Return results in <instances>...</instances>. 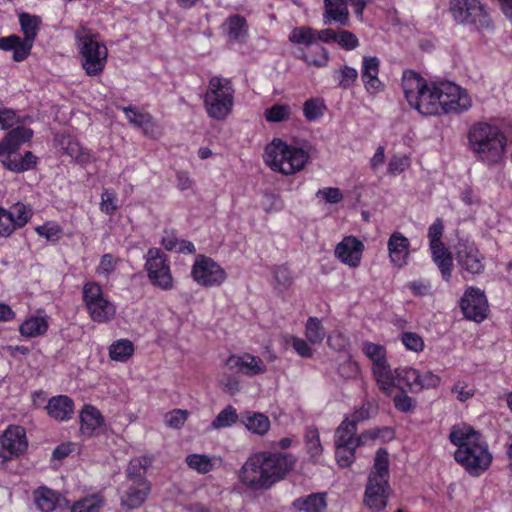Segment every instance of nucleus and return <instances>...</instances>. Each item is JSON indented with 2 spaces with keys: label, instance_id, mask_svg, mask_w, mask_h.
Wrapping results in <instances>:
<instances>
[{
  "label": "nucleus",
  "instance_id": "obj_22",
  "mask_svg": "<svg viewBox=\"0 0 512 512\" xmlns=\"http://www.w3.org/2000/svg\"><path fill=\"white\" fill-rule=\"evenodd\" d=\"M230 370H237L248 376L260 375L266 372V365L260 357L245 353L241 356L231 355L226 360Z\"/></svg>",
  "mask_w": 512,
  "mask_h": 512
},
{
  "label": "nucleus",
  "instance_id": "obj_42",
  "mask_svg": "<svg viewBox=\"0 0 512 512\" xmlns=\"http://www.w3.org/2000/svg\"><path fill=\"white\" fill-rule=\"evenodd\" d=\"M291 116V107L288 104H274L264 111L267 122H284Z\"/></svg>",
  "mask_w": 512,
  "mask_h": 512
},
{
  "label": "nucleus",
  "instance_id": "obj_8",
  "mask_svg": "<svg viewBox=\"0 0 512 512\" xmlns=\"http://www.w3.org/2000/svg\"><path fill=\"white\" fill-rule=\"evenodd\" d=\"M234 103V89L229 79L214 76L209 80L204 95V107L209 117L224 120L230 113Z\"/></svg>",
  "mask_w": 512,
  "mask_h": 512
},
{
  "label": "nucleus",
  "instance_id": "obj_23",
  "mask_svg": "<svg viewBox=\"0 0 512 512\" xmlns=\"http://www.w3.org/2000/svg\"><path fill=\"white\" fill-rule=\"evenodd\" d=\"M364 245L354 236L345 237L335 248V256L350 267H358Z\"/></svg>",
  "mask_w": 512,
  "mask_h": 512
},
{
  "label": "nucleus",
  "instance_id": "obj_48",
  "mask_svg": "<svg viewBox=\"0 0 512 512\" xmlns=\"http://www.w3.org/2000/svg\"><path fill=\"white\" fill-rule=\"evenodd\" d=\"M22 45V38L17 35H10L0 38V49L4 51L13 50V60L15 62H22L28 57L23 56L22 58H17V51L22 47Z\"/></svg>",
  "mask_w": 512,
  "mask_h": 512
},
{
  "label": "nucleus",
  "instance_id": "obj_5",
  "mask_svg": "<svg viewBox=\"0 0 512 512\" xmlns=\"http://www.w3.org/2000/svg\"><path fill=\"white\" fill-rule=\"evenodd\" d=\"M32 136L33 131L24 126H17L6 133L0 141V162L6 169L22 173L36 165L37 157L31 151H26L24 155L19 153L20 146L29 142Z\"/></svg>",
  "mask_w": 512,
  "mask_h": 512
},
{
  "label": "nucleus",
  "instance_id": "obj_51",
  "mask_svg": "<svg viewBox=\"0 0 512 512\" xmlns=\"http://www.w3.org/2000/svg\"><path fill=\"white\" fill-rule=\"evenodd\" d=\"M118 199L115 192L104 189L101 193L100 210L106 215H113L118 209Z\"/></svg>",
  "mask_w": 512,
  "mask_h": 512
},
{
  "label": "nucleus",
  "instance_id": "obj_46",
  "mask_svg": "<svg viewBox=\"0 0 512 512\" xmlns=\"http://www.w3.org/2000/svg\"><path fill=\"white\" fill-rule=\"evenodd\" d=\"M388 494H374L372 485H367L365 489L364 501L373 511H380L387 505Z\"/></svg>",
  "mask_w": 512,
  "mask_h": 512
},
{
  "label": "nucleus",
  "instance_id": "obj_11",
  "mask_svg": "<svg viewBox=\"0 0 512 512\" xmlns=\"http://www.w3.org/2000/svg\"><path fill=\"white\" fill-rule=\"evenodd\" d=\"M83 300L93 321L106 323L115 317L116 307L104 297L99 284L86 283L83 287Z\"/></svg>",
  "mask_w": 512,
  "mask_h": 512
},
{
  "label": "nucleus",
  "instance_id": "obj_30",
  "mask_svg": "<svg viewBox=\"0 0 512 512\" xmlns=\"http://www.w3.org/2000/svg\"><path fill=\"white\" fill-rule=\"evenodd\" d=\"M47 413L57 421L69 420L74 413V402L66 395L52 397L46 406Z\"/></svg>",
  "mask_w": 512,
  "mask_h": 512
},
{
  "label": "nucleus",
  "instance_id": "obj_64",
  "mask_svg": "<svg viewBox=\"0 0 512 512\" xmlns=\"http://www.w3.org/2000/svg\"><path fill=\"white\" fill-rule=\"evenodd\" d=\"M317 197H322L327 203L336 204L343 199V195L339 188L327 187L318 190Z\"/></svg>",
  "mask_w": 512,
  "mask_h": 512
},
{
  "label": "nucleus",
  "instance_id": "obj_25",
  "mask_svg": "<svg viewBox=\"0 0 512 512\" xmlns=\"http://www.w3.org/2000/svg\"><path fill=\"white\" fill-rule=\"evenodd\" d=\"M121 110L129 123L141 128L146 136L156 138L160 135V127L151 114L140 112L131 105L122 107Z\"/></svg>",
  "mask_w": 512,
  "mask_h": 512
},
{
  "label": "nucleus",
  "instance_id": "obj_29",
  "mask_svg": "<svg viewBox=\"0 0 512 512\" xmlns=\"http://www.w3.org/2000/svg\"><path fill=\"white\" fill-rule=\"evenodd\" d=\"M324 25L336 23L341 27L349 25V10L346 0H324Z\"/></svg>",
  "mask_w": 512,
  "mask_h": 512
},
{
  "label": "nucleus",
  "instance_id": "obj_63",
  "mask_svg": "<svg viewBox=\"0 0 512 512\" xmlns=\"http://www.w3.org/2000/svg\"><path fill=\"white\" fill-rule=\"evenodd\" d=\"M338 372L343 378H355L359 374V366L355 361L346 359L341 364H339Z\"/></svg>",
  "mask_w": 512,
  "mask_h": 512
},
{
  "label": "nucleus",
  "instance_id": "obj_56",
  "mask_svg": "<svg viewBox=\"0 0 512 512\" xmlns=\"http://www.w3.org/2000/svg\"><path fill=\"white\" fill-rule=\"evenodd\" d=\"M37 234L46 238L48 241H58L61 234V228L55 223H45L35 228Z\"/></svg>",
  "mask_w": 512,
  "mask_h": 512
},
{
  "label": "nucleus",
  "instance_id": "obj_37",
  "mask_svg": "<svg viewBox=\"0 0 512 512\" xmlns=\"http://www.w3.org/2000/svg\"><path fill=\"white\" fill-rule=\"evenodd\" d=\"M48 321L45 316H34L26 319L19 328L21 335L25 337H38L46 333Z\"/></svg>",
  "mask_w": 512,
  "mask_h": 512
},
{
  "label": "nucleus",
  "instance_id": "obj_60",
  "mask_svg": "<svg viewBox=\"0 0 512 512\" xmlns=\"http://www.w3.org/2000/svg\"><path fill=\"white\" fill-rule=\"evenodd\" d=\"M410 165L409 158L401 155H394L388 164V172L397 175L405 171Z\"/></svg>",
  "mask_w": 512,
  "mask_h": 512
},
{
  "label": "nucleus",
  "instance_id": "obj_40",
  "mask_svg": "<svg viewBox=\"0 0 512 512\" xmlns=\"http://www.w3.org/2000/svg\"><path fill=\"white\" fill-rule=\"evenodd\" d=\"M134 346L130 340L121 339L109 347V355L112 360L125 361L132 356Z\"/></svg>",
  "mask_w": 512,
  "mask_h": 512
},
{
  "label": "nucleus",
  "instance_id": "obj_45",
  "mask_svg": "<svg viewBox=\"0 0 512 512\" xmlns=\"http://www.w3.org/2000/svg\"><path fill=\"white\" fill-rule=\"evenodd\" d=\"M8 213L12 216L17 228L24 227L32 217L31 209L22 203L14 204Z\"/></svg>",
  "mask_w": 512,
  "mask_h": 512
},
{
  "label": "nucleus",
  "instance_id": "obj_27",
  "mask_svg": "<svg viewBox=\"0 0 512 512\" xmlns=\"http://www.w3.org/2000/svg\"><path fill=\"white\" fill-rule=\"evenodd\" d=\"M151 491L150 482H126V489L121 496V506L137 509L144 504Z\"/></svg>",
  "mask_w": 512,
  "mask_h": 512
},
{
  "label": "nucleus",
  "instance_id": "obj_55",
  "mask_svg": "<svg viewBox=\"0 0 512 512\" xmlns=\"http://www.w3.org/2000/svg\"><path fill=\"white\" fill-rule=\"evenodd\" d=\"M118 259L115 258L112 254L107 253L101 257L100 263L96 268V272L99 275L108 278L116 269V265L118 263Z\"/></svg>",
  "mask_w": 512,
  "mask_h": 512
},
{
  "label": "nucleus",
  "instance_id": "obj_10",
  "mask_svg": "<svg viewBox=\"0 0 512 512\" xmlns=\"http://www.w3.org/2000/svg\"><path fill=\"white\" fill-rule=\"evenodd\" d=\"M145 269L151 284L164 291L174 287L167 255L159 248H150L145 255Z\"/></svg>",
  "mask_w": 512,
  "mask_h": 512
},
{
  "label": "nucleus",
  "instance_id": "obj_17",
  "mask_svg": "<svg viewBox=\"0 0 512 512\" xmlns=\"http://www.w3.org/2000/svg\"><path fill=\"white\" fill-rule=\"evenodd\" d=\"M362 351L373 363L372 370L377 385H383V387L388 385L391 381L390 366L386 360V349L384 346L372 342H364Z\"/></svg>",
  "mask_w": 512,
  "mask_h": 512
},
{
  "label": "nucleus",
  "instance_id": "obj_36",
  "mask_svg": "<svg viewBox=\"0 0 512 512\" xmlns=\"http://www.w3.org/2000/svg\"><path fill=\"white\" fill-rule=\"evenodd\" d=\"M294 507L305 512H323L326 509V493H312L294 501Z\"/></svg>",
  "mask_w": 512,
  "mask_h": 512
},
{
  "label": "nucleus",
  "instance_id": "obj_34",
  "mask_svg": "<svg viewBox=\"0 0 512 512\" xmlns=\"http://www.w3.org/2000/svg\"><path fill=\"white\" fill-rule=\"evenodd\" d=\"M80 422L82 433L92 436L97 429L102 427L104 419L98 409L86 405L80 413Z\"/></svg>",
  "mask_w": 512,
  "mask_h": 512
},
{
  "label": "nucleus",
  "instance_id": "obj_4",
  "mask_svg": "<svg viewBox=\"0 0 512 512\" xmlns=\"http://www.w3.org/2000/svg\"><path fill=\"white\" fill-rule=\"evenodd\" d=\"M467 139L468 148L477 160L488 166L503 160L507 138L498 126L476 122L469 128Z\"/></svg>",
  "mask_w": 512,
  "mask_h": 512
},
{
  "label": "nucleus",
  "instance_id": "obj_7",
  "mask_svg": "<svg viewBox=\"0 0 512 512\" xmlns=\"http://www.w3.org/2000/svg\"><path fill=\"white\" fill-rule=\"evenodd\" d=\"M75 39L81 65L86 74L96 76L102 73L108 58L106 45L98 39L97 34L85 27L75 31Z\"/></svg>",
  "mask_w": 512,
  "mask_h": 512
},
{
  "label": "nucleus",
  "instance_id": "obj_14",
  "mask_svg": "<svg viewBox=\"0 0 512 512\" xmlns=\"http://www.w3.org/2000/svg\"><path fill=\"white\" fill-rule=\"evenodd\" d=\"M2 448L9 454L0 452V463L9 461L13 456L18 457L23 454L28 447L26 431L21 426L11 425L0 436Z\"/></svg>",
  "mask_w": 512,
  "mask_h": 512
},
{
  "label": "nucleus",
  "instance_id": "obj_61",
  "mask_svg": "<svg viewBox=\"0 0 512 512\" xmlns=\"http://www.w3.org/2000/svg\"><path fill=\"white\" fill-rule=\"evenodd\" d=\"M408 391H400L393 398L395 408L403 413L411 411L414 407L413 399L407 395Z\"/></svg>",
  "mask_w": 512,
  "mask_h": 512
},
{
  "label": "nucleus",
  "instance_id": "obj_54",
  "mask_svg": "<svg viewBox=\"0 0 512 512\" xmlns=\"http://www.w3.org/2000/svg\"><path fill=\"white\" fill-rule=\"evenodd\" d=\"M337 73L339 74L338 85L343 89L352 87L358 77L357 70L347 65L340 68Z\"/></svg>",
  "mask_w": 512,
  "mask_h": 512
},
{
  "label": "nucleus",
  "instance_id": "obj_15",
  "mask_svg": "<svg viewBox=\"0 0 512 512\" xmlns=\"http://www.w3.org/2000/svg\"><path fill=\"white\" fill-rule=\"evenodd\" d=\"M391 381L388 385H378L379 389L386 395H391L392 388L397 387L400 391H409L417 393L421 391L419 386L420 373L418 370L411 367H399L393 372L390 369Z\"/></svg>",
  "mask_w": 512,
  "mask_h": 512
},
{
  "label": "nucleus",
  "instance_id": "obj_50",
  "mask_svg": "<svg viewBox=\"0 0 512 512\" xmlns=\"http://www.w3.org/2000/svg\"><path fill=\"white\" fill-rule=\"evenodd\" d=\"M335 457L342 468H347L355 461V451L358 447L335 446Z\"/></svg>",
  "mask_w": 512,
  "mask_h": 512
},
{
  "label": "nucleus",
  "instance_id": "obj_13",
  "mask_svg": "<svg viewBox=\"0 0 512 512\" xmlns=\"http://www.w3.org/2000/svg\"><path fill=\"white\" fill-rule=\"evenodd\" d=\"M456 261L462 270L471 275L483 272L484 256L480 253L474 242L460 239L455 245Z\"/></svg>",
  "mask_w": 512,
  "mask_h": 512
},
{
  "label": "nucleus",
  "instance_id": "obj_39",
  "mask_svg": "<svg viewBox=\"0 0 512 512\" xmlns=\"http://www.w3.org/2000/svg\"><path fill=\"white\" fill-rule=\"evenodd\" d=\"M103 505V498L94 494L76 501L71 507V512H100Z\"/></svg>",
  "mask_w": 512,
  "mask_h": 512
},
{
  "label": "nucleus",
  "instance_id": "obj_32",
  "mask_svg": "<svg viewBox=\"0 0 512 512\" xmlns=\"http://www.w3.org/2000/svg\"><path fill=\"white\" fill-rule=\"evenodd\" d=\"M229 41L232 42H245L248 35L247 21L243 16L238 14L228 17L223 24Z\"/></svg>",
  "mask_w": 512,
  "mask_h": 512
},
{
  "label": "nucleus",
  "instance_id": "obj_28",
  "mask_svg": "<svg viewBox=\"0 0 512 512\" xmlns=\"http://www.w3.org/2000/svg\"><path fill=\"white\" fill-rule=\"evenodd\" d=\"M296 46L295 57L305 62L308 66L323 68L328 65L330 55L324 46L318 43L313 44L311 47H305L304 45Z\"/></svg>",
  "mask_w": 512,
  "mask_h": 512
},
{
  "label": "nucleus",
  "instance_id": "obj_59",
  "mask_svg": "<svg viewBox=\"0 0 512 512\" xmlns=\"http://www.w3.org/2000/svg\"><path fill=\"white\" fill-rule=\"evenodd\" d=\"M187 419V412L181 409H175L171 412H168L164 421L165 424L171 428L179 429L181 428Z\"/></svg>",
  "mask_w": 512,
  "mask_h": 512
},
{
  "label": "nucleus",
  "instance_id": "obj_58",
  "mask_svg": "<svg viewBox=\"0 0 512 512\" xmlns=\"http://www.w3.org/2000/svg\"><path fill=\"white\" fill-rule=\"evenodd\" d=\"M404 346L414 352H420L424 348L422 337L413 332H404L401 337Z\"/></svg>",
  "mask_w": 512,
  "mask_h": 512
},
{
  "label": "nucleus",
  "instance_id": "obj_19",
  "mask_svg": "<svg viewBox=\"0 0 512 512\" xmlns=\"http://www.w3.org/2000/svg\"><path fill=\"white\" fill-rule=\"evenodd\" d=\"M460 307L467 319L481 322L487 317L488 302L484 292L478 288L471 287L465 291Z\"/></svg>",
  "mask_w": 512,
  "mask_h": 512
},
{
  "label": "nucleus",
  "instance_id": "obj_1",
  "mask_svg": "<svg viewBox=\"0 0 512 512\" xmlns=\"http://www.w3.org/2000/svg\"><path fill=\"white\" fill-rule=\"evenodd\" d=\"M402 88L409 105L424 116L462 113L472 106L467 91L452 82L428 84L414 71L403 73Z\"/></svg>",
  "mask_w": 512,
  "mask_h": 512
},
{
  "label": "nucleus",
  "instance_id": "obj_2",
  "mask_svg": "<svg viewBox=\"0 0 512 512\" xmlns=\"http://www.w3.org/2000/svg\"><path fill=\"white\" fill-rule=\"evenodd\" d=\"M290 453L263 451L251 455L239 472L240 481L254 490H266L282 480L295 466Z\"/></svg>",
  "mask_w": 512,
  "mask_h": 512
},
{
  "label": "nucleus",
  "instance_id": "obj_41",
  "mask_svg": "<svg viewBox=\"0 0 512 512\" xmlns=\"http://www.w3.org/2000/svg\"><path fill=\"white\" fill-rule=\"evenodd\" d=\"M238 420L240 421V416H238L236 409L229 405L219 412L211 426L215 429L226 428L235 424Z\"/></svg>",
  "mask_w": 512,
  "mask_h": 512
},
{
  "label": "nucleus",
  "instance_id": "obj_31",
  "mask_svg": "<svg viewBox=\"0 0 512 512\" xmlns=\"http://www.w3.org/2000/svg\"><path fill=\"white\" fill-rule=\"evenodd\" d=\"M429 246L432 259L439 268L443 279L449 281L453 268V258L451 253L447 250L443 242L429 244Z\"/></svg>",
  "mask_w": 512,
  "mask_h": 512
},
{
  "label": "nucleus",
  "instance_id": "obj_47",
  "mask_svg": "<svg viewBox=\"0 0 512 512\" xmlns=\"http://www.w3.org/2000/svg\"><path fill=\"white\" fill-rule=\"evenodd\" d=\"M325 104L319 99H308L303 105V113L308 121H315L323 116Z\"/></svg>",
  "mask_w": 512,
  "mask_h": 512
},
{
  "label": "nucleus",
  "instance_id": "obj_44",
  "mask_svg": "<svg viewBox=\"0 0 512 512\" xmlns=\"http://www.w3.org/2000/svg\"><path fill=\"white\" fill-rule=\"evenodd\" d=\"M377 412V405L372 402H367L363 404L359 409L355 410L352 414L347 416L345 419L357 427L358 423L373 417L377 414Z\"/></svg>",
  "mask_w": 512,
  "mask_h": 512
},
{
  "label": "nucleus",
  "instance_id": "obj_18",
  "mask_svg": "<svg viewBox=\"0 0 512 512\" xmlns=\"http://www.w3.org/2000/svg\"><path fill=\"white\" fill-rule=\"evenodd\" d=\"M389 458L384 448L376 451L373 469L369 474L367 485H372L374 494L389 493Z\"/></svg>",
  "mask_w": 512,
  "mask_h": 512
},
{
  "label": "nucleus",
  "instance_id": "obj_21",
  "mask_svg": "<svg viewBox=\"0 0 512 512\" xmlns=\"http://www.w3.org/2000/svg\"><path fill=\"white\" fill-rule=\"evenodd\" d=\"M19 23L21 31L24 34V38H22L23 45L17 51L16 56L17 58H22L23 56H29L34 40L42 24V20L39 16L23 12L19 14Z\"/></svg>",
  "mask_w": 512,
  "mask_h": 512
},
{
  "label": "nucleus",
  "instance_id": "obj_12",
  "mask_svg": "<svg viewBox=\"0 0 512 512\" xmlns=\"http://www.w3.org/2000/svg\"><path fill=\"white\" fill-rule=\"evenodd\" d=\"M191 276L203 287L220 286L227 278L225 270L212 258L198 255L192 266Z\"/></svg>",
  "mask_w": 512,
  "mask_h": 512
},
{
  "label": "nucleus",
  "instance_id": "obj_53",
  "mask_svg": "<svg viewBox=\"0 0 512 512\" xmlns=\"http://www.w3.org/2000/svg\"><path fill=\"white\" fill-rule=\"evenodd\" d=\"M344 50H354L359 46L356 35L348 30H339L336 35V42Z\"/></svg>",
  "mask_w": 512,
  "mask_h": 512
},
{
  "label": "nucleus",
  "instance_id": "obj_6",
  "mask_svg": "<svg viewBox=\"0 0 512 512\" xmlns=\"http://www.w3.org/2000/svg\"><path fill=\"white\" fill-rule=\"evenodd\" d=\"M264 160L273 171L291 175L304 168L309 155L303 149L276 138L266 146Z\"/></svg>",
  "mask_w": 512,
  "mask_h": 512
},
{
  "label": "nucleus",
  "instance_id": "obj_33",
  "mask_svg": "<svg viewBox=\"0 0 512 512\" xmlns=\"http://www.w3.org/2000/svg\"><path fill=\"white\" fill-rule=\"evenodd\" d=\"M240 422L250 432L258 435H264L270 428L269 418L259 412L245 411L240 414Z\"/></svg>",
  "mask_w": 512,
  "mask_h": 512
},
{
  "label": "nucleus",
  "instance_id": "obj_20",
  "mask_svg": "<svg viewBox=\"0 0 512 512\" xmlns=\"http://www.w3.org/2000/svg\"><path fill=\"white\" fill-rule=\"evenodd\" d=\"M357 427L344 419L337 427L334 436L335 446L360 447L364 445L367 439H376L378 431H365L360 435L356 434Z\"/></svg>",
  "mask_w": 512,
  "mask_h": 512
},
{
  "label": "nucleus",
  "instance_id": "obj_62",
  "mask_svg": "<svg viewBox=\"0 0 512 512\" xmlns=\"http://www.w3.org/2000/svg\"><path fill=\"white\" fill-rule=\"evenodd\" d=\"M274 277L276 282L283 288H288L293 282L291 271L284 265L277 266L274 269Z\"/></svg>",
  "mask_w": 512,
  "mask_h": 512
},
{
  "label": "nucleus",
  "instance_id": "obj_26",
  "mask_svg": "<svg viewBox=\"0 0 512 512\" xmlns=\"http://www.w3.org/2000/svg\"><path fill=\"white\" fill-rule=\"evenodd\" d=\"M379 66L380 61L377 57L364 56L362 59L361 79L366 91L370 94L379 93L384 88L378 78Z\"/></svg>",
  "mask_w": 512,
  "mask_h": 512
},
{
  "label": "nucleus",
  "instance_id": "obj_9",
  "mask_svg": "<svg viewBox=\"0 0 512 512\" xmlns=\"http://www.w3.org/2000/svg\"><path fill=\"white\" fill-rule=\"evenodd\" d=\"M449 10L457 24L477 31L493 28V21L480 0H450Z\"/></svg>",
  "mask_w": 512,
  "mask_h": 512
},
{
  "label": "nucleus",
  "instance_id": "obj_35",
  "mask_svg": "<svg viewBox=\"0 0 512 512\" xmlns=\"http://www.w3.org/2000/svg\"><path fill=\"white\" fill-rule=\"evenodd\" d=\"M152 464V458L150 457H137L130 460L126 474V482H149L146 478L147 469Z\"/></svg>",
  "mask_w": 512,
  "mask_h": 512
},
{
  "label": "nucleus",
  "instance_id": "obj_3",
  "mask_svg": "<svg viewBox=\"0 0 512 512\" xmlns=\"http://www.w3.org/2000/svg\"><path fill=\"white\" fill-rule=\"evenodd\" d=\"M449 439L457 446L454 453L455 461L471 476H479L486 471L492 462V454L481 434L465 424L454 425Z\"/></svg>",
  "mask_w": 512,
  "mask_h": 512
},
{
  "label": "nucleus",
  "instance_id": "obj_57",
  "mask_svg": "<svg viewBox=\"0 0 512 512\" xmlns=\"http://www.w3.org/2000/svg\"><path fill=\"white\" fill-rule=\"evenodd\" d=\"M18 229L14 224L12 216L8 213L7 209L2 208L0 211V236L9 237Z\"/></svg>",
  "mask_w": 512,
  "mask_h": 512
},
{
  "label": "nucleus",
  "instance_id": "obj_24",
  "mask_svg": "<svg viewBox=\"0 0 512 512\" xmlns=\"http://www.w3.org/2000/svg\"><path fill=\"white\" fill-rule=\"evenodd\" d=\"M387 248L391 263L402 268L408 263L410 242L402 233L395 231L387 242Z\"/></svg>",
  "mask_w": 512,
  "mask_h": 512
},
{
  "label": "nucleus",
  "instance_id": "obj_43",
  "mask_svg": "<svg viewBox=\"0 0 512 512\" xmlns=\"http://www.w3.org/2000/svg\"><path fill=\"white\" fill-rule=\"evenodd\" d=\"M325 329L316 317H310L306 323V338L310 343H320L325 337Z\"/></svg>",
  "mask_w": 512,
  "mask_h": 512
},
{
  "label": "nucleus",
  "instance_id": "obj_49",
  "mask_svg": "<svg viewBox=\"0 0 512 512\" xmlns=\"http://www.w3.org/2000/svg\"><path fill=\"white\" fill-rule=\"evenodd\" d=\"M306 446L308 453L312 456H319L322 453V445L320 442L319 432L316 428L310 427L305 434Z\"/></svg>",
  "mask_w": 512,
  "mask_h": 512
},
{
  "label": "nucleus",
  "instance_id": "obj_38",
  "mask_svg": "<svg viewBox=\"0 0 512 512\" xmlns=\"http://www.w3.org/2000/svg\"><path fill=\"white\" fill-rule=\"evenodd\" d=\"M60 496L48 488H40L35 492V503L43 512H51L55 509Z\"/></svg>",
  "mask_w": 512,
  "mask_h": 512
},
{
  "label": "nucleus",
  "instance_id": "obj_52",
  "mask_svg": "<svg viewBox=\"0 0 512 512\" xmlns=\"http://www.w3.org/2000/svg\"><path fill=\"white\" fill-rule=\"evenodd\" d=\"M186 462L190 468L200 473H207L212 469L211 460L205 455L191 454L187 456Z\"/></svg>",
  "mask_w": 512,
  "mask_h": 512
},
{
  "label": "nucleus",
  "instance_id": "obj_16",
  "mask_svg": "<svg viewBox=\"0 0 512 512\" xmlns=\"http://www.w3.org/2000/svg\"><path fill=\"white\" fill-rule=\"evenodd\" d=\"M336 35L337 30L331 28L316 30L310 26H299L291 30L288 39L294 45L311 47L317 42L326 44L335 43Z\"/></svg>",
  "mask_w": 512,
  "mask_h": 512
}]
</instances>
